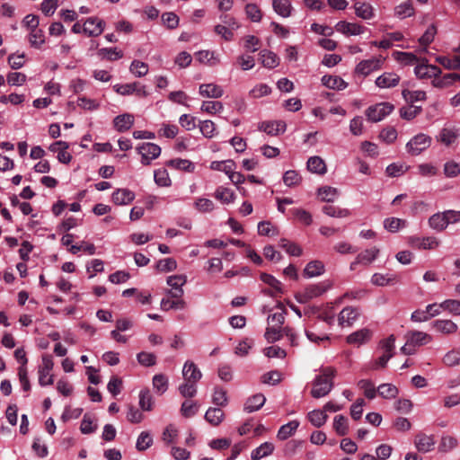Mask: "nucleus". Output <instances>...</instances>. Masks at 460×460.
Listing matches in <instances>:
<instances>
[{
  "instance_id": "f257e3e1",
  "label": "nucleus",
  "mask_w": 460,
  "mask_h": 460,
  "mask_svg": "<svg viewBox=\"0 0 460 460\" xmlns=\"http://www.w3.org/2000/svg\"><path fill=\"white\" fill-rule=\"evenodd\" d=\"M336 370L328 367L322 369L321 375L317 376L313 383L311 394L314 398H321L327 395L333 387V378Z\"/></svg>"
},
{
  "instance_id": "f03ea898",
  "label": "nucleus",
  "mask_w": 460,
  "mask_h": 460,
  "mask_svg": "<svg viewBox=\"0 0 460 460\" xmlns=\"http://www.w3.org/2000/svg\"><path fill=\"white\" fill-rule=\"evenodd\" d=\"M394 105L389 102H381L368 107L366 111L367 119L378 122L394 111Z\"/></svg>"
},
{
  "instance_id": "7ed1b4c3",
  "label": "nucleus",
  "mask_w": 460,
  "mask_h": 460,
  "mask_svg": "<svg viewBox=\"0 0 460 460\" xmlns=\"http://www.w3.org/2000/svg\"><path fill=\"white\" fill-rule=\"evenodd\" d=\"M431 140V137L425 134H418L407 143L406 149L411 155H418L429 147Z\"/></svg>"
},
{
  "instance_id": "20e7f679",
  "label": "nucleus",
  "mask_w": 460,
  "mask_h": 460,
  "mask_svg": "<svg viewBox=\"0 0 460 460\" xmlns=\"http://www.w3.org/2000/svg\"><path fill=\"white\" fill-rule=\"evenodd\" d=\"M54 366L52 357L50 355L42 356V366L39 369V384L41 386L52 385L54 382L53 376H49Z\"/></svg>"
},
{
  "instance_id": "39448f33",
  "label": "nucleus",
  "mask_w": 460,
  "mask_h": 460,
  "mask_svg": "<svg viewBox=\"0 0 460 460\" xmlns=\"http://www.w3.org/2000/svg\"><path fill=\"white\" fill-rule=\"evenodd\" d=\"M137 150L142 155V164H149L151 160L157 158L161 154V147L154 143H143Z\"/></svg>"
},
{
  "instance_id": "423d86ee",
  "label": "nucleus",
  "mask_w": 460,
  "mask_h": 460,
  "mask_svg": "<svg viewBox=\"0 0 460 460\" xmlns=\"http://www.w3.org/2000/svg\"><path fill=\"white\" fill-rule=\"evenodd\" d=\"M383 62L384 58L381 56L379 58H372L370 59L362 60L357 65L356 73L367 76L373 71L380 69Z\"/></svg>"
},
{
  "instance_id": "0eeeda50",
  "label": "nucleus",
  "mask_w": 460,
  "mask_h": 460,
  "mask_svg": "<svg viewBox=\"0 0 460 460\" xmlns=\"http://www.w3.org/2000/svg\"><path fill=\"white\" fill-rule=\"evenodd\" d=\"M104 29V22L97 17L87 18L84 22L83 33L88 37L101 35Z\"/></svg>"
},
{
  "instance_id": "6e6552de",
  "label": "nucleus",
  "mask_w": 460,
  "mask_h": 460,
  "mask_svg": "<svg viewBox=\"0 0 460 460\" xmlns=\"http://www.w3.org/2000/svg\"><path fill=\"white\" fill-rule=\"evenodd\" d=\"M360 313L358 308L347 306L341 310L338 321L341 326H351L358 318Z\"/></svg>"
},
{
  "instance_id": "1a4fd4ad",
  "label": "nucleus",
  "mask_w": 460,
  "mask_h": 460,
  "mask_svg": "<svg viewBox=\"0 0 460 460\" xmlns=\"http://www.w3.org/2000/svg\"><path fill=\"white\" fill-rule=\"evenodd\" d=\"M414 444L418 451L422 453L429 452L435 446L434 437L420 433L416 435Z\"/></svg>"
},
{
  "instance_id": "9d476101",
  "label": "nucleus",
  "mask_w": 460,
  "mask_h": 460,
  "mask_svg": "<svg viewBox=\"0 0 460 460\" xmlns=\"http://www.w3.org/2000/svg\"><path fill=\"white\" fill-rule=\"evenodd\" d=\"M182 375L185 381L197 383L202 377L200 370L190 361H187L182 368Z\"/></svg>"
},
{
  "instance_id": "9b49d317",
  "label": "nucleus",
  "mask_w": 460,
  "mask_h": 460,
  "mask_svg": "<svg viewBox=\"0 0 460 460\" xmlns=\"http://www.w3.org/2000/svg\"><path fill=\"white\" fill-rule=\"evenodd\" d=\"M379 250L376 247L371 249H367L364 252L358 254L355 261L350 264V270H355V266L357 264H369L371 263L378 255Z\"/></svg>"
},
{
  "instance_id": "f8f14e48",
  "label": "nucleus",
  "mask_w": 460,
  "mask_h": 460,
  "mask_svg": "<svg viewBox=\"0 0 460 460\" xmlns=\"http://www.w3.org/2000/svg\"><path fill=\"white\" fill-rule=\"evenodd\" d=\"M135 199V194L128 189H118L112 194V201L116 205H126L132 202Z\"/></svg>"
},
{
  "instance_id": "ddd939ff",
  "label": "nucleus",
  "mask_w": 460,
  "mask_h": 460,
  "mask_svg": "<svg viewBox=\"0 0 460 460\" xmlns=\"http://www.w3.org/2000/svg\"><path fill=\"white\" fill-rule=\"evenodd\" d=\"M400 82V76L394 73H384L376 80V84L380 88L396 86Z\"/></svg>"
},
{
  "instance_id": "4468645a",
  "label": "nucleus",
  "mask_w": 460,
  "mask_h": 460,
  "mask_svg": "<svg viewBox=\"0 0 460 460\" xmlns=\"http://www.w3.org/2000/svg\"><path fill=\"white\" fill-rule=\"evenodd\" d=\"M199 94L207 98H220L224 91L223 89L215 84H203L199 85Z\"/></svg>"
},
{
  "instance_id": "2eb2a0df",
  "label": "nucleus",
  "mask_w": 460,
  "mask_h": 460,
  "mask_svg": "<svg viewBox=\"0 0 460 460\" xmlns=\"http://www.w3.org/2000/svg\"><path fill=\"white\" fill-rule=\"evenodd\" d=\"M286 123L282 120L279 121H270V122H262L259 128L268 135L276 136L280 132H284L286 130Z\"/></svg>"
},
{
  "instance_id": "dca6fc26",
  "label": "nucleus",
  "mask_w": 460,
  "mask_h": 460,
  "mask_svg": "<svg viewBox=\"0 0 460 460\" xmlns=\"http://www.w3.org/2000/svg\"><path fill=\"white\" fill-rule=\"evenodd\" d=\"M460 81V75L456 73L446 74L443 76H438L432 81V84L438 88H445L452 85L455 82Z\"/></svg>"
},
{
  "instance_id": "f3484780",
  "label": "nucleus",
  "mask_w": 460,
  "mask_h": 460,
  "mask_svg": "<svg viewBox=\"0 0 460 460\" xmlns=\"http://www.w3.org/2000/svg\"><path fill=\"white\" fill-rule=\"evenodd\" d=\"M114 127L119 132L128 130L134 124V117L131 114L126 113L117 116L114 120Z\"/></svg>"
},
{
  "instance_id": "a211bd4d",
  "label": "nucleus",
  "mask_w": 460,
  "mask_h": 460,
  "mask_svg": "<svg viewBox=\"0 0 460 460\" xmlns=\"http://www.w3.org/2000/svg\"><path fill=\"white\" fill-rule=\"evenodd\" d=\"M266 398L262 394H257L250 397L245 404L244 411L247 412H253L260 410L265 403Z\"/></svg>"
},
{
  "instance_id": "6ab92c4d",
  "label": "nucleus",
  "mask_w": 460,
  "mask_h": 460,
  "mask_svg": "<svg viewBox=\"0 0 460 460\" xmlns=\"http://www.w3.org/2000/svg\"><path fill=\"white\" fill-rule=\"evenodd\" d=\"M406 339L408 340L409 344H412L413 346L426 344L431 340L429 334L419 331L409 332L406 334Z\"/></svg>"
},
{
  "instance_id": "aec40b11",
  "label": "nucleus",
  "mask_w": 460,
  "mask_h": 460,
  "mask_svg": "<svg viewBox=\"0 0 460 460\" xmlns=\"http://www.w3.org/2000/svg\"><path fill=\"white\" fill-rule=\"evenodd\" d=\"M371 337V332L368 329L358 330L347 337V342L349 344H363Z\"/></svg>"
},
{
  "instance_id": "412c9836",
  "label": "nucleus",
  "mask_w": 460,
  "mask_h": 460,
  "mask_svg": "<svg viewBox=\"0 0 460 460\" xmlns=\"http://www.w3.org/2000/svg\"><path fill=\"white\" fill-rule=\"evenodd\" d=\"M272 7L279 15L284 18L289 17L293 9L289 0H273Z\"/></svg>"
},
{
  "instance_id": "4be33fe9",
  "label": "nucleus",
  "mask_w": 460,
  "mask_h": 460,
  "mask_svg": "<svg viewBox=\"0 0 460 460\" xmlns=\"http://www.w3.org/2000/svg\"><path fill=\"white\" fill-rule=\"evenodd\" d=\"M299 427L298 420H291L288 423L282 425L277 434L279 440H286L290 438Z\"/></svg>"
},
{
  "instance_id": "5701e85b",
  "label": "nucleus",
  "mask_w": 460,
  "mask_h": 460,
  "mask_svg": "<svg viewBox=\"0 0 460 460\" xmlns=\"http://www.w3.org/2000/svg\"><path fill=\"white\" fill-rule=\"evenodd\" d=\"M224 411L220 408L210 407L205 414V420L212 426H218L224 420Z\"/></svg>"
},
{
  "instance_id": "b1692460",
  "label": "nucleus",
  "mask_w": 460,
  "mask_h": 460,
  "mask_svg": "<svg viewBox=\"0 0 460 460\" xmlns=\"http://www.w3.org/2000/svg\"><path fill=\"white\" fill-rule=\"evenodd\" d=\"M274 451V445L270 442H264L260 447L252 450L251 454L252 460H260L268 456Z\"/></svg>"
},
{
  "instance_id": "393cba45",
  "label": "nucleus",
  "mask_w": 460,
  "mask_h": 460,
  "mask_svg": "<svg viewBox=\"0 0 460 460\" xmlns=\"http://www.w3.org/2000/svg\"><path fill=\"white\" fill-rule=\"evenodd\" d=\"M260 56L262 66L267 68H273L279 65V58L272 51L263 49L260 52Z\"/></svg>"
},
{
  "instance_id": "a878e982",
  "label": "nucleus",
  "mask_w": 460,
  "mask_h": 460,
  "mask_svg": "<svg viewBox=\"0 0 460 460\" xmlns=\"http://www.w3.org/2000/svg\"><path fill=\"white\" fill-rule=\"evenodd\" d=\"M324 266L320 261H313L306 264L304 270V276L306 278H313L323 273Z\"/></svg>"
},
{
  "instance_id": "bb28decb",
  "label": "nucleus",
  "mask_w": 460,
  "mask_h": 460,
  "mask_svg": "<svg viewBox=\"0 0 460 460\" xmlns=\"http://www.w3.org/2000/svg\"><path fill=\"white\" fill-rule=\"evenodd\" d=\"M322 83L330 89L342 90L347 86V83L336 75H323Z\"/></svg>"
},
{
  "instance_id": "cd10ccee",
  "label": "nucleus",
  "mask_w": 460,
  "mask_h": 460,
  "mask_svg": "<svg viewBox=\"0 0 460 460\" xmlns=\"http://www.w3.org/2000/svg\"><path fill=\"white\" fill-rule=\"evenodd\" d=\"M166 165L177 170H181L189 172H193L195 169V165L190 160L181 158L169 160L166 163Z\"/></svg>"
},
{
  "instance_id": "c85d7f7f",
  "label": "nucleus",
  "mask_w": 460,
  "mask_h": 460,
  "mask_svg": "<svg viewBox=\"0 0 460 460\" xmlns=\"http://www.w3.org/2000/svg\"><path fill=\"white\" fill-rule=\"evenodd\" d=\"M307 168L310 172L318 174H324L326 172V164L319 156L310 157L307 161Z\"/></svg>"
},
{
  "instance_id": "c756f323",
  "label": "nucleus",
  "mask_w": 460,
  "mask_h": 460,
  "mask_svg": "<svg viewBox=\"0 0 460 460\" xmlns=\"http://www.w3.org/2000/svg\"><path fill=\"white\" fill-rule=\"evenodd\" d=\"M308 420L317 428L322 427L327 420L328 415L322 410H314L307 414Z\"/></svg>"
},
{
  "instance_id": "7c9ffc66",
  "label": "nucleus",
  "mask_w": 460,
  "mask_h": 460,
  "mask_svg": "<svg viewBox=\"0 0 460 460\" xmlns=\"http://www.w3.org/2000/svg\"><path fill=\"white\" fill-rule=\"evenodd\" d=\"M338 194V190L331 186H323L318 189V197L322 201L333 202Z\"/></svg>"
},
{
  "instance_id": "2f4dec72",
  "label": "nucleus",
  "mask_w": 460,
  "mask_h": 460,
  "mask_svg": "<svg viewBox=\"0 0 460 460\" xmlns=\"http://www.w3.org/2000/svg\"><path fill=\"white\" fill-rule=\"evenodd\" d=\"M436 61L447 69L460 70V59L457 56L453 58L439 56L436 58Z\"/></svg>"
},
{
  "instance_id": "473e14b6",
  "label": "nucleus",
  "mask_w": 460,
  "mask_h": 460,
  "mask_svg": "<svg viewBox=\"0 0 460 460\" xmlns=\"http://www.w3.org/2000/svg\"><path fill=\"white\" fill-rule=\"evenodd\" d=\"M434 327L437 331L447 334L456 332L457 330V325L451 320H437Z\"/></svg>"
},
{
  "instance_id": "72a5a7b5",
  "label": "nucleus",
  "mask_w": 460,
  "mask_h": 460,
  "mask_svg": "<svg viewBox=\"0 0 460 460\" xmlns=\"http://www.w3.org/2000/svg\"><path fill=\"white\" fill-rule=\"evenodd\" d=\"M333 429L340 436H344L349 431L348 419L343 415H337L334 417Z\"/></svg>"
},
{
  "instance_id": "f704fd0d",
  "label": "nucleus",
  "mask_w": 460,
  "mask_h": 460,
  "mask_svg": "<svg viewBox=\"0 0 460 460\" xmlns=\"http://www.w3.org/2000/svg\"><path fill=\"white\" fill-rule=\"evenodd\" d=\"M393 56L394 58L403 64V65H413L420 61L418 57L411 52H401V51H394Z\"/></svg>"
},
{
  "instance_id": "c9c22d12",
  "label": "nucleus",
  "mask_w": 460,
  "mask_h": 460,
  "mask_svg": "<svg viewBox=\"0 0 460 460\" xmlns=\"http://www.w3.org/2000/svg\"><path fill=\"white\" fill-rule=\"evenodd\" d=\"M261 280L265 284L269 285L270 288H272L275 292L280 294L284 293L282 283L279 280H278L274 276L263 272L261 274Z\"/></svg>"
},
{
  "instance_id": "e433bc0d",
  "label": "nucleus",
  "mask_w": 460,
  "mask_h": 460,
  "mask_svg": "<svg viewBox=\"0 0 460 460\" xmlns=\"http://www.w3.org/2000/svg\"><path fill=\"white\" fill-rule=\"evenodd\" d=\"M377 392L380 396L385 399L395 398L398 394V388L392 384H382L377 387Z\"/></svg>"
},
{
  "instance_id": "4c0bfd02",
  "label": "nucleus",
  "mask_w": 460,
  "mask_h": 460,
  "mask_svg": "<svg viewBox=\"0 0 460 460\" xmlns=\"http://www.w3.org/2000/svg\"><path fill=\"white\" fill-rule=\"evenodd\" d=\"M429 225L431 228L437 231H442L447 226L446 217L443 213H437L431 216L429 219Z\"/></svg>"
},
{
  "instance_id": "58836bf2",
  "label": "nucleus",
  "mask_w": 460,
  "mask_h": 460,
  "mask_svg": "<svg viewBox=\"0 0 460 460\" xmlns=\"http://www.w3.org/2000/svg\"><path fill=\"white\" fill-rule=\"evenodd\" d=\"M356 14L365 20L370 19L373 16V8L367 3L357 2L354 5Z\"/></svg>"
},
{
  "instance_id": "ea45409f",
  "label": "nucleus",
  "mask_w": 460,
  "mask_h": 460,
  "mask_svg": "<svg viewBox=\"0 0 460 460\" xmlns=\"http://www.w3.org/2000/svg\"><path fill=\"white\" fill-rule=\"evenodd\" d=\"M215 198L223 203L229 204L234 200V193L227 188L218 187L215 192Z\"/></svg>"
},
{
  "instance_id": "a19ab883",
  "label": "nucleus",
  "mask_w": 460,
  "mask_h": 460,
  "mask_svg": "<svg viewBox=\"0 0 460 460\" xmlns=\"http://www.w3.org/2000/svg\"><path fill=\"white\" fill-rule=\"evenodd\" d=\"M279 246L291 256H300L302 254V248L286 238L280 239Z\"/></svg>"
},
{
  "instance_id": "79ce46f5",
  "label": "nucleus",
  "mask_w": 460,
  "mask_h": 460,
  "mask_svg": "<svg viewBox=\"0 0 460 460\" xmlns=\"http://www.w3.org/2000/svg\"><path fill=\"white\" fill-rule=\"evenodd\" d=\"M413 14L414 9L411 2L410 1L402 3L401 4L395 7V15L401 19L411 17Z\"/></svg>"
},
{
  "instance_id": "37998d69",
  "label": "nucleus",
  "mask_w": 460,
  "mask_h": 460,
  "mask_svg": "<svg viewBox=\"0 0 460 460\" xmlns=\"http://www.w3.org/2000/svg\"><path fill=\"white\" fill-rule=\"evenodd\" d=\"M245 13L253 22H259L262 18V12L256 4H247L245 5Z\"/></svg>"
},
{
  "instance_id": "c03bdc74",
  "label": "nucleus",
  "mask_w": 460,
  "mask_h": 460,
  "mask_svg": "<svg viewBox=\"0 0 460 460\" xmlns=\"http://www.w3.org/2000/svg\"><path fill=\"white\" fill-rule=\"evenodd\" d=\"M234 162L233 160H226V161H214L210 164V168L212 170L224 172L226 174L228 175L234 170Z\"/></svg>"
},
{
  "instance_id": "a18cd8bd",
  "label": "nucleus",
  "mask_w": 460,
  "mask_h": 460,
  "mask_svg": "<svg viewBox=\"0 0 460 460\" xmlns=\"http://www.w3.org/2000/svg\"><path fill=\"white\" fill-rule=\"evenodd\" d=\"M29 41L32 47L40 48L45 42L43 31L39 28L31 30Z\"/></svg>"
},
{
  "instance_id": "49530a36",
  "label": "nucleus",
  "mask_w": 460,
  "mask_h": 460,
  "mask_svg": "<svg viewBox=\"0 0 460 460\" xmlns=\"http://www.w3.org/2000/svg\"><path fill=\"white\" fill-rule=\"evenodd\" d=\"M458 441L455 437L443 436L438 447V450L444 453L449 452L457 447Z\"/></svg>"
},
{
  "instance_id": "de8ad7c7",
  "label": "nucleus",
  "mask_w": 460,
  "mask_h": 460,
  "mask_svg": "<svg viewBox=\"0 0 460 460\" xmlns=\"http://www.w3.org/2000/svg\"><path fill=\"white\" fill-rule=\"evenodd\" d=\"M405 226H406L405 220L396 218V217L386 218L384 221L385 228L392 233H395L396 231L399 230V228L404 227Z\"/></svg>"
},
{
  "instance_id": "09e8293b",
  "label": "nucleus",
  "mask_w": 460,
  "mask_h": 460,
  "mask_svg": "<svg viewBox=\"0 0 460 460\" xmlns=\"http://www.w3.org/2000/svg\"><path fill=\"white\" fill-rule=\"evenodd\" d=\"M97 426L93 424V419L89 413H85L81 422L80 430L83 434L93 433Z\"/></svg>"
},
{
  "instance_id": "8fccbe9b",
  "label": "nucleus",
  "mask_w": 460,
  "mask_h": 460,
  "mask_svg": "<svg viewBox=\"0 0 460 460\" xmlns=\"http://www.w3.org/2000/svg\"><path fill=\"white\" fill-rule=\"evenodd\" d=\"M154 388L159 394H164L168 388V379L163 374H157L153 377Z\"/></svg>"
},
{
  "instance_id": "3c124183",
  "label": "nucleus",
  "mask_w": 460,
  "mask_h": 460,
  "mask_svg": "<svg viewBox=\"0 0 460 460\" xmlns=\"http://www.w3.org/2000/svg\"><path fill=\"white\" fill-rule=\"evenodd\" d=\"M437 32V29L435 25H430L424 34L419 39V42L421 46L424 47V50L426 51L427 47L433 41L435 34Z\"/></svg>"
},
{
  "instance_id": "603ef678",
  "label": "nucleus",
  "mask_w": 460,
  "mask_h": 460,
  "mask_svg": "<svg viewBox=\"0 0 460 460\" xmlns=\"http://www.w3.org/2000/svg\"><path fill=\"white\" fill-rule=\"evenodd\" d=\"M277 307L281 309L282 312L275 313V314L269 315L268 321H271V323H274L273 326L280 328L284 324L285 314H286L287 311L281 303H279Z\"/></svg>"
},
{
  "instance_id": "864d4df0",
  "label": "nucleus",
  "mask_w": 460,
  "mask_h": 460,
  "mask_svg": "<svg viewBox=\"0 0 460 460\" xmlns=\"http://www.w3.org/2000/svg\"><path fill=\"white\" fill-rule=\"evenodd\" d=\"M179 392L183 397H194L197 394L196 383L185 381L184 384L179 386Z\"/></svg>"
},
{
  "instance_id": "5fc2aeb1",
  "label": "nucleus",
  "mask_w": 460,
  "mask_h": 460,
  "mask_svg": "<svg viewBox=\"0 0 460 460\" xmlns=\"http://www.w3.org/2000/svg\"><path fill=\"white\" fill-rule=\"evenodd\" d=\"M421 111V107L411 105L400 109V115L402 119L411 120L414 119Z\"/></svg>"
},
{
  "instance_id": "6e6d98bb",
  "label": "nucleus",
  "mask_w": 460,
  "mask_h": 460,
  "mask_svg": "<svg viewBox=\"0 0 460 460\" xmlns=\"http://www.w3.org/2000/svg\"><path fill=\"white\" fill-rule=\"evenodd\" d=\"M212 402L217 406H225L227 403L226 391L222 387H215Z\"/></svg>"
},
{
  "instance_id": "4d7b16f0",
  "label": "nucleus",
  "mask_w": 460,
  "mask_h": 460,
  "mask_svg": "<svg viewBox=\"0 0 460 460\" xmlns=\"http://www.w3.org/2000/svg\"><path fill=\"white\" fill-rule=\"evenodd\" d=\"M185 307V302L182 299L171 300L169 298H163L161 301V308L164 311L170 309H183Z\"/></svg>"
},
{
  "instance_id": "13d9d810",
  "label": "nucleus",
  "mask_w": 460,
  "mask_h": 460,
  "mask_svg": "<svg viewBox=\"0 0 460 460\" xmlns=\"http://www.w3.org/2000/svg\"><path fill=\"white\" fill-rule=\"evenodd\" d=\"M153 399L149 390H142L139 394V405L144 411L152 409Z\"/></svg>"
},
{
  "instance_id": "bf43d9fd",
  "label": "nucleus",
  "mask_w": 460,
  "mask_h": 460,
  "mask_svg": "<svg viewBox=\"0 0 460 460\" xmlns=\"http://www.w3.org/2000/svg\"><path fill=\"white\" fill-rule=\"evenodd\" d=\"M329 286L323 283H318L314 285H309L305 288L307 294H309L310 297L313 299L314 297L320 296L323 295Z\"/></svg>"
},
{
  "instance_id": "052dcab7",
  "label": "nucleus",
  "mask_w": 460,
  "mask_h": 460,
  "mask_svg": "<svg viewBox=\"0 0 460 460\" xmlns=\"http://www.w3.org/2000/svg\"><path fill=\"white\" fill-rule=\"evenodd\" d=\"M402 96L409 102H415L418 101H423L426 99V93L423 91H410L403 90Z\"/></svg>"
},
{
  "instance_id": "680f3d73",
  "label": "nucleus",
  "mask_w": 460,
  "mask_h": 460,
  "mask_svg": "<svg viewBox=\"0 0 460 460\" xmlns=\"http://www.w3.org/2000/svg\"><path fill=\"white\" fill-rule=\"evenodd\" d=\"M243 42V48L246 51L255 52L260 49L261 40L253 35L244 37Z\"/></svg>"
},
{
  "instance_id": "e2e57ef3",
  "label": "nucleus",
  "mask_w": 460,
  "mask_h": 460,
  "mask_svg": "<svg viewBox=\"0 0 460 460\" xmlns=\"http://www.w3.org/2000/svg\"><path fill=\"white\" fill-rule=\"evenodd\" d=\"M137 358L138 363L145 367H151V366L155 365V363H156L155 355L153 353H149V352H145V351L139 352L137 355Z\"/></svg>"
},
{
  "instance_id": "0e129e2a",
  "label": "nucleus",
  "mask_w": 460,
  "mask_h": 460,
  "mask_svg": "<svg viewBox=\"0 0 460 460\" xmlns=\"http://www.w3.org/2000/svg\"><path fill=\"white\" fill-rule=\"evenodd\" d=\"M199 130L205 137L211 138L215 136L216 125L211 120H204L199 124Z\"/></svg>"
},
{
  "instance_id": "69168bd1",
  "label": "nucleus",
  "mask_w": 460,
  "mask_h": 460,
  "mask_svg": "<svg viewBox=\"0 0 460 460\" xmlns=\"http://www.w3.org/2000/svg\"><path fill=\"white\" fill-rule=\"evenodd\" d=\"M130 71L137 76L141 77L147 74L148 66L142 61L134 60L130 65Z\"/></svg>"
},
{
  "instance_id": "338daca9",
  "label": "nucleus",
  "mask_w": 460,
  "mask_h": 460,
  "mask_svg": "<svg viewBox=\"0 0 460 460\" xmlns=\"http://www.w3.org/2000/svg\"><path fill=\"white\" fill-rule=\"evenodd\" d=\"M177 268V262L172 258H166L160 260L156 264V269L160 271L168 272L172 271Z\"/></svg>"
},
{
  "instance_id": "774afa93",
  "label": "nucleus",
  "mask_w": 460,
  "mask_h": 460,
  "mask_svg": "<svg viewBox=\"0 0 460 460\" xmlns=\"http://www.w3.org/2000/svg\"><path fill=\"white\" fill-rule=\"evenodd\" d=\"M443 361L449 367L460 364V349H453L447 352L445 355Z\"/></svg>"
}]
</instances>
